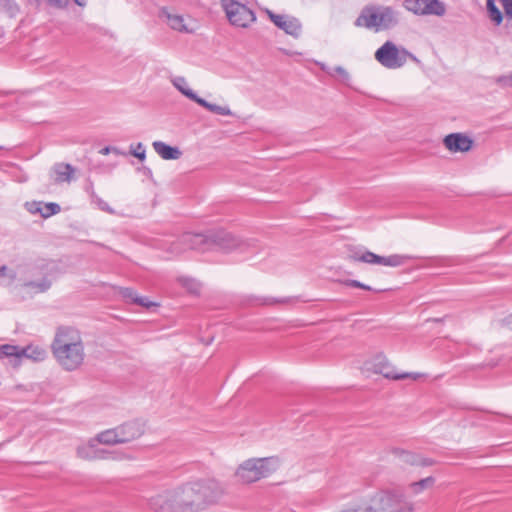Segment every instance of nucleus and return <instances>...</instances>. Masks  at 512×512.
<instances>
[{
    "mask_svg": "<svg viewBox=\"0 0 512 512\" xmlns=\"http://www.w3.org/2000/svg\"><path fill=\"white\" fill-rule=\"evenodd\" d=\"M74 2L80 7H84L86 5V0H74Z\"/></svg>",
    "mask_w": 512,
    "mask_h": 512,
    "instance_id": "nucleus-50",
    "label": "nucleus"
},
{
    "mask_svg": "<svg viewBox=\"0 0 512 512\" xmlns=\"http://www.w3.org/2000/svg\"><path fill=\"white\" fill-rule=\"evenodd\" d=\"M290 298H274V297H254L256 305L270 306L280 303H287Z\"/></svg>",
    "mask_w": 512,
    "mask_h": 512,
    "instance_id": "nucleus-30",
    "label": "nucleus"
},
{
    "mask_svg": "<svg viewBox=\"0 0 512 512\" xmlns=\"http://www.w3.org/2000/svg\"><path fill=\"white\" fill-rule=\"evenodd\" d=\"M91 203L95 204L101 211L107 212L109 214H115V210L98 195L91 199Z\"/></svg>",
    "mask_w": 512,
    "mask_h": 512,
    "instance_id": "nucleus-34",
    "label": "nucleus"
},
{
    "mask_svg": "<svg viewBox=\"0 0 512 512\" xmlns=\"http://www.w3.org/2000/svg\"><path fill=\"white\" fill-rule=\"evenodd\" d=\"M212 250H219L223 252H230L239 250L240 252L246 251L250 246H253L255 241H244L236 238L231 233L225 230H212Z\"/></svg>",
    "mask_w": 512,
    "mask_h": 512,
    "instance_id": "nucleus-11",
    "label": "nucleus"
},
{
    "mask_svg": "<svg viewBox=\"0 0 512 512\" xmlns=\"http://www.w3.org/2000/svg\"><path fill=\"white\" fill-rule=\"evenodd\" d=\"M52 353L58 364L66 371H74L84 361V345L80 332L70 326L57 328L51 344Z\"/></svg>",
    "mask_w": 512,
    "mask_h": 512,
    "instance_id": "nucleus-1",
    "label": "nucleus"
},
{
    "mask_svg": "<svg viewBox=\"0 0 512 512\" xmlns=\"http://www.w3.org/2000/svg\"><path fill=\"white\" fill-rule=\"evenodd\" d=\"M397 24L396 11L390 6L382 5L365 6L354 22L356 27H364L376 32L391 29Z\"/></svg>",
    "mask_w": 512,
    "mask_h": 512,
    "instance_id": "nucleus-2",
    "label": "nucleus"
},
{
    "mask_svg": "<svg viewBox=\"0 0 512 512\" xmlns=\"http://www.w3.org/2000/svg\"><path fill=\"white\" fill-rule=\"evenodd\" d=\"M361 289L363 290H367V291H376L375 289H373L371 286L369 285H366L363 283V287H361Z\"/></svg>",
    "mask_w": 512,
    "mask_h": 512,
    "instance_id": "nucleus-51",
    "label": "nucleus"
},
{
    "mask_svg": "<svg viewBox=\"0 0 512 512\" xmlns=\"http://www.w3.org/2000/svg\"><path fill=\"white\" fill-rule=\"evenodd\" d=\"M4 147L3 146H0V150L3 149Z\"/></svg>",
    "mask_w": 512,
    "mask_h": 512,
    "instance_id": "nucleus-54",
    "label": "nucleus"
},
{
    "mask_svg": "<svg viewBox=\"0 0 512 512\" xmlns=\"http://www.w3.org/2000/svg\"><path fill=\"white\" fill-rule=\"evenodd\" d=\"M179 281L182 284V286L185 287L190 292L197 293L199 291V285L195 280L186 277H181L179 278Z\"/></svg>",
    "mask_w": 512,
    "mask_h": 512,
    "instance_id": "nucleus-36",
    "label": "nucleus"
},
{
    "mask_svg": "<svg viewBox=\"0 0 512 512\" xmlns=\"http://www.w3.org/2000/svg\"><path fill=\"white\" fill-rule=\"evenodd\" d=\"M16 348L11 344L0 345V359L10 358V355L15 353Z\"/></svg>",
    "mask_w": 512,
    "mask_h": 512,
    "instance_id": "nucleus-37",
    "label": "nucleus"
},
{
    "mask_svg": "<svg viewBox=\"0 0 512 512\" xmlns=\"http://www.w3.org/2000/svg\"><path fill=\"white\" fill-rule=\"evenodd\" d=\"M436 462L431 458L422 457L419 455L417 466L428 467L434 465Z\"/></svg>",
    "mask_w": 512,
    "mask_h": 512,
    "instance_id": "nucleus-43",
    "label": "nucleus"
},
{
    "mask_svg": "<svg viewBox=\"0 0 512 512\" xmlns=\"http://www.w3.org/2000/svg\"><path fill=\"white\" fill-rule=\"evenodd\" d=\"M60 210H61V207L57 203H54V202H50V203H46V204L42 203L41 216L43 218H48L52 215L59 213Z\"/></svg>",
    "mask_w": 512,
    "mask_h": 512,
    "instance_id": "nucleus-32",
    "label": "nucleus"
},
{
    "mask_svg": "<svg viewBox=\"0 0 512 512\" xmlns=\"http://www.w3.org/2000/svg\"><path fill=\"white\" fill-rule=\"evenodd\" d=\"M12 347L16 348V350L15 353L10 355V357H14L16 359H21L24 357L35 362H41L44 361L47 357L46 350L38 345H28L24 348H21L17 345H12Z\"/></svg>",
    "mask_w": 512,
    "mask_h": 512,
    "instance_id": "nucleus-19",
    "label": "nucleus"
},
{
    "mask_svg": "<svg viewBox=\"0 0 512 512\" xmlns=\"http://www.w3.org/2000/svg\"><path fill=\"white\" fill-rule=\"evenodd\" d=\"M120 295L126 300L130 301L134 304L150 308L155 306L156 304L150 301L147 297H140L136 294V292L132 288L122 287L119 291Z\"/></svg>",
    "mask_w": 512,
    "mask_h": 512,
    "instance_id": "nucleus-22",
    "label": "nucleus"
},
{
    "mask_svg": "<svg viewBox=\"0 0 512 512\" xmlns=\"http://www.w3.org/2000/svg\"><path fill=\"white\" fill-rule=\"evenodd\" d=\"M375 59L385 68L398 69L405 65L410 58L417 61V58L405 48H398L392 41H386L375 52Z\"/></svg>",
    "mask_w": 512,
    "mask_h": 512,
    "instance_id": "nucleus-7",
    "label": "nucleus"
},
{
    "mask_svg": "<svg viewBox=\"0 0 512 512\" xmlns=\"http://www.w3.org/2000/svg\"><path fill=\"white\" fill-rule=\"evenodd\" d=\"M373 368L376 373L383 375L387 379L392 380H403L406 378H411L413 380H417L421 377L419 373H409V372H396L395 368L388 362L385 356L378 355L375 357L373 362Z\"/></svg>",
    "mask_w": 512,
    "mask_h": 512,
    "instance_id": "nucleus-14",
    "label": "nucleus"
},
{
    "mask_svg": "<svg viewBox=\"0 0 512 512\" xmlns=\"http://www.w3.org/2000/svg\"><path fill=\"white\" fill-rule=\"evenodd\" d=\"M414 504L400 492L381 490L365 502V512H413Z\"/></svg>",
    "mask_w": 512,
    "mask_h": 512,
    "instance_id": "nucleus-3",
    "label": "nucleus"
},
{
    "mask_svg": "<svg viewBox=\"0 0 512 512\" xmlns=\"http://www.w3.org/2000/svg\"><path fill=\"white\" fill-rule=\"evenodd\" d=\"M435 483V478L432 476L426 477L416 482H412L409 487L414 494L421 493L424 489L432 487Z\"/></svg>",
    "mask_w": 512,
    "mask_h": 512,
    "instance_id": "nucleus-28",
    "label": "nucleus"
},
{
    "mask_svg": "<svg viewBox=\"0 0 512 512\" xmlns=\"http://www.w3.org/2000/svg\"><path fill=\"white\" fill-rule=\"evenodd\" d=\"M182 494L178 487L166 490L149 499V507L154 512H189L182 504Z\"/></svg>",
    "mask_w": 512,
    "mask_h": 512,
    "instance_id": "nucleus-9",
    "label": "nucleus"
},
{
    "mask_svg": "<svg viewBox=\"0 0 512 512\" xmlns=\"http://www.w3.org/2000/svg\"><path fill=\"white\" fill-rule=\"evenodd\" d=\"M445 147L452 152H467L473 146V140L461 133H451L445 136Z\"/></svg>",
    "mask_w": 512,
    "mask_h": 512,
    "instance_id": "nucleus-18",
    "label": "nucleus"
},
{
    "mask_svg": "<svg viewBox=\"0 0 512 512\" xmlns=\"http://www.w3.org/2000/svg\"><path fill=\"white\" fill-rule=\"evenodd\" d=\"M321 70H323L324 72H326L328 75L334 77V73H333V69L327 67L325 64H322L321 65Z\"/></svg>",
    "mask_w": 512,
    "mask_h": 512,
    "instance_id": "nucleus-47",
    "label": "nucleus"
},
{
    "mask_svg": "<svg viewBox=\"0 0 512 512\" xmlns=\"http://www.w3.org/2000/svg\"><path fill=\"white\" fill-rule=\"evenodd\" d=\"M85 192L88 194L90 200L97 196L94 190V184L90 179L87 180V183L85 185Z\"/></svg>",
    "mask_w": 512,
    "mask_h": 512,
    "instance_id": "nucleus-42",
    "label": "nucleus"
},
{
    "mask_svg": "<svg viewBox=\"0 0 512 512\" xmlns=\"http://www.w3.org/2000/svg\"><path fill=\"white\" fill-rule=\"evenodd\" d=\"M121 444L140 438L145 432V425L140 420L127 421L116 427Z\"/></svg>",
    "mask_w": 512,
    "mask_h": 512,
    "instance_id": "nucleus-17",
    "label": "nucleus"
},
{
    "mask_svg": "<svg viewBox=\"0 0 512 512\" xmlns=\"http://www.w3.org/2000/svg\"><path fill=\"white\" fill-rule=\"evenodd\" d=\"M27 210L32 213V214H35V213H40L41 214V210H42V202H36V201H33V202H27L25 204Z\"/></svg>",
    "mask_w": 512,
    "mask_h": 512,
    "instance_id": "nucleus-38",
    "label": "nucleus"
},
{
    "mask_svg": "<svg viewBox=\"0 0 512 512\" xmlns=\"http://www.w3.org/2000/svg\"><path fill=\"white\" fill-rule=\"evenodd\" d=\"M425 15L443 16L446 13L445 4L440 0H427Z\"/></svg>",
    "mask_w": 512,
    "mask_h": 512,
    "instance_id": "nucleus-26",
    "label": "nucleus"
},
{
    "mask_svg": "<svg viewBox=\"0 0 512 512\" xmlns=\"http://www.w3.org/2000/svg\"><path fill=\"white\" fill-rule=\"evenodd\" d=\"M0 276H7L9 278L8 285L16 279V273L13 270L8 269L6 266L0 267Z\"/></svg>",
    "mask_w": 512,
    "mask_h": 512,
    "instance_id": "nucleus-39",
    "label": "nucleus"
},
{
    "mask_svg": "<svg viewBox=\"0 0 512 512\" xmlns=\"http://www.w3.org/2000/svg\"><path fill=\"white\" fill-rule=\"evenodd\" d=\"M278 467L277 457L252 458L238 467L236 475L243 483L249 484L270 476Z\"/></svg>",
    "mask_w": 512,
    "mask_h": 512,
    "instance_id": "nucleus-4",
    "label": "nucleus"
},
{
    "mask_svg": "<svg viewBox=\"0 0 512 512\" xmlns=\"http://www.w3.org/2000/svg\"><path fill=\"white\" fill-rule=\"evenodd\" d=\"M496 83L503 85V86H506V85L512 86V74L510 76L502 75V76L497 77Z\"/></svg>",
    "mask_w": 512,
    "mask_h": 512,
    "instance_id": "nucleus-44",
    "label": "nucleus"
},
{
    "mask_svg": "<svg viewBox=\"0 0 512 512\" xmlns=\"http://www.w3.org/2000/svg\"><path fill=\"white\" fill-rule=\"evenodd\" d=\"M179 490H181V494H182V504L183 506L189 511V512H198L197 508H196V505H195V502H194V498L192 496V491L190 490V486L187 483L181 485V486H178Z\"/></svg>",
    "mask_w": 512,
    "mask_h": 512,
    "instance_id": "nucleus-25",
    "label": "nucleus"
},
{
    "mask_svg": "<svg viewBox=\"0 0 512 512\" xmlns=\"http://www.w3.org/2000/svg\"><path fill=\"white\" fill-rule=\"evenodd\" d=\"M487 11L490 19L496 24H501L503 15L499 8L495 5V0H487Z\"/></svg>",
    "mask_w": 512,
    "mask_h": 512,
    "instance_id": "nucleus-29",
    "label": "nucleus"
},
{
    "mask_svg": "<svg viewBox=\"0 0 512 512\" xmlns=\"http://www.w3.org/2000/svg\"><path fill=\"white\" fill-rule=\"evenodd\" d=\"M188 484L198 512L216 503L223 495L222 486L214 479H199Z\"/></svg>",
    "mask_w": 512,
    "mask_h": 512,
    "instance_id": "nucleus-5",
    "label": "nucleus"
},
{
    "mask_svg": "<svg viewBox=\"0 0 512 512\" xmlns=\"http://www.w3.org/2000/svg\"><path fill=\"white\" fill-rule=\"evenodd\" d=\"M13 0H0V7L10 10L12 8Z\"/></svg>",
    "mask_w": 512,
    "mask_h": 512,
    "instance_id": "nucleus-46",
    "label": "nucleus"
},
{
    "mask_svg": "<svg viewBox=\"0 0 512 512\" xmlns=\"http://www.w3.org/2000/svg\"><path fill=\"white\" fill-rule=\"evenodd\" d=\"M52 174L54 175V182L56 184L70 183L74 180L76 169L68 163L58 162L52 167Z\"/></svg>",
    "mask_w": 512,
    "mask_h": 512,
    "instance_id": "nucleus-20",
    "label": "nucleus"
},
{
    "mask_svg": "<svg viewBox=\"0 0 512 512\" xmlns=\"http://www.w3.org/2000/svg\"><path fill=\"white\" fill-rule=\"evenodd\" d=\"M268 16L275 26L283 30L286 34L294 38L300 36L302 25L297 18L289 15L275 14L271 11H268Z\"/></svg>",
    "mask_w": 512,
    "mask_h": 512,
    "instance_id": "nucleus-16",
    "label": "nucleus"
},
{
    "mask_svg": "<svg viewBox=\"0 0 512 512\" xmlns=\"http://www.w3.org/2000/svg\"><path fill=\"white\" fill-rule=\"evenodd\" d=\"M130 154L138 158L140 161H144L146 158L145 146L141 142L136 145H130Z\"/></svg>",
    "mask_w": 512,
    "mask_h": 512,
    "instance_id": "nucleus-33",
    "label": "nucleus"
},
{
    "mask_svg": "<svg viewBox=\"0 0 512 512\" xmlns=\"http://www.w3.org/2000/svg\"><path fill=\"white\" fill-rule=\"evenodd\" d=\"M211 241L212 230L206 233L186 232L170 244L169 251L172 254H180L188 249L205 252L212 250Z\"/></svg>",
    "mask_w": 512,
    "mask_h": 512,
    "instance_id": "nucleus-8",
    "label": "nucleus"
},
{
    "mask_svg": "<svg viewBox=\"0 0 512 512\" xmlns=\"http://www.w3.org/2000/svg\"><path fill=\"white\" fill-rule=\"evenodd\" d=\"M111 153H114L116 155H126L125 152L121 151L119 148L111 146Z\"/></svg>",
    "mask_w": 512,
    "mask_h": 512,
    "instance_id": "nucleus-48",
    "label": "nucleus"
},
{
    "mask_svg": "<svg viewBox=\"0 0 512 512\" xmlns=\"http://www.w3.org/2000/svg\"><path fill=\"white\" fill-rule=\"evenodd\" d=\"M152 146L155 152L164 160H177L182 156L178 147H173L162 141H154Z\"/></svg>",
    "mask_w": 512,
    "mask_h": 512,
    "instance_id": "nucleus-21",
    "label": "nucleus"
},
{
    "mask_svg": "<svg viewBox=\"0 0 512 512\" xmlns=\"http://www.w3.org/2000/svg\"><path fill=\"white\" fill-rule=\"evenodd\" d=\"M94 440L104 445L121 444L116 427L98 433Z\"/></svg>",
    "mask_w": 512,
    "mask_h": 512,
    "instance_id": "nucleus-24",
    "label": "nucleus"
},
{
    "mask_svg": "<svg viewBox=\"0 0 512 512\" xmlns=\"http://www.w3.org/2000/svg\"><path fill=\"white\" fill-rule=\"evenodd\" d=\"M56 269L57 266L53 261L40 260L31 267L30 273L33 277L41 276V278L24 281L22 286L34 293H44L51 288L52 282L55 279Z\"/></svg>",
    "mask_w": 512,
    "mask_h": 512,
    "instance_id": "nucleus-6",
    "label": "nucleus"
},
{
    "mask_svg": "<svg viewBox=\"0 0 512 512\" xmlns=\"http://www.w3.org/2000/svg\"><path fill=\"white\" fill-rule=\"evenodd\" d=\"M151 173V170L149 168H145V174Z\"/></svg>",
    "mask_w": 512,
    "mask_h": 512,
    "instance_id": "nucleus-53",
    "label": "nucleus"
},
{
    "mask_svg": "<svg viewBox=\"0 0 512 512\" xmlns=\"http://www.w3.org/2000/svg\"><path fill=\"white\" fill-rule=\"evenodd\" d=\"M48 5L54 8L63 9L68 5L69 0H45Z\"/></svg>",
    "mask_w": 512,
    "mask_h": 512,
    "instance_id": "nucleus-40",
    "label": "nucleus"
},
{
    "mask_svg": "<svg viewBox=\"0 0 512 512\" xmlns=\"http://www.w3.org/2000/svg\"><path fill=\"white\" fill-rule=\"evenodd\" d=\"M426 3L427 0H404V7L416 15H425Z\"/></svg>",
    "mask_w": 512,
    "mask_h": 512,
    "instance_id": "nucleus-27",
    "label": "nucleus"
},
{
    "mask_svg": "<svg viewBox=\"0 0 512 512\" xmlns=\"http://www.w3.org/2000/svg\"><path fill=\"white\" fill-rule=\"evenodd\" d=\"M77 456L81 459L90 461L105 459L120 460L123 458L122 454L120 453L99 448L95 444V440H91L89 443L79 446L77 448Z\"/></svg>",
    "mask_w": 512,
    "mask_h": 512,
    "instance_id": "nucleus-13",
    "label": "nucleus"
},
{
    "mask_svg": "<svg viewBox=\"0 0 512 512\" xmlns=\"http://www.w3.org/2000/svg\"><path fill=\"white\" fill-rule=\"evenodd\" d=\"M173 85L188 99L194 101L201 107L207 109L208 111L222 116H233V112L230 110L228 106H219L217 104L210 103L205 99L199 97L191 88L188 87L187 81L184 77H176L173 80Z\"/></svg>",
    "mask_w": 512,
    "mask_h": 512,
    "instance_id": "nucleus-12",
    "label": "nucleus"
},
{
    "mask_svg": "<svg viewBox=\"0 0 512 512\" xmlns=\"http://www.w3.org/2000/svg\"><path fill=\"white\" fill-rule=\"evenodd\" d=\"M395 453L399 456L400 460L405 463H408L410 465L418 464V454L404 450H395Z\"/></svg>",
    "mask_w": 512,
    "mask_h": 512,
    "instance_id": "nucleus-31",
    "label": "nucleus"
},
{
    "mask_svg": "<svg viewBox=\"0 0 512 512\" xmlns=\"http://www.w3.org/2000/svg\"><path fill=\"white\" fill-rule=\"evenodd\" d=\"M504 12L510 20H512V0H501Z\"/></svg>",
    "mask_w": 512,
    "mask_h": 512,
    "instance_id": "nucleus-41",
    "label": "nucleus"
},
{
    "mask_svg": "<svg viewBox=\"0 0 512 512\" xmlns=\"http://www.w3.org/2000/svg\"><path fill=\"white\" fill-rule=\"evenodd\" d=\"M334 76L339 77V81L345 85L349 84L350 81V74L347 72V70L342 66H336L333 68Z\"/></svg>",
    "mask_w": 512,
    "mask_h": 512,
    "instance_id": "nucleus-35",
    "label": "nucleus"
},
{
    "mask_svg": "<svg viewBox=\"0 0 512 512\" xmlns=\"http://www.w3.org/2000/svg\"><path fill=\"white\" fill-rule=\"evenodd\" d=\"M161 15L166 18L168 25L172 29L180 31V32L188 31V29L184 23L183 16L178 15V14H172L167 9H163L161 11Z\"/></svg>",
    "mask_w": 512,
    "mask_h": 512,
    "instance_id": "nucleus-23",
    "label": "nucleus"
},
{
    "mask_svg": "<svg viewBox=\"0 0 512 512\" xmlns=\"http://www.w3.org/2000/svg\"><path fill=\"white\" fill-rule=\"evenodd\" d=\"M221 5L229 22L234 26L247 28L256 20L254 11L236 0H222Z\"/></svg>",
    "mask_w": 512,
    "mask_h": 512,
    "instance_id": "nucleus-10",
    "label": "nucleus"
},
{
    "mask_svg": "<svg viewBox=\"0 0 512 512\" xmlns=\"http://www.w3.org/2000/svg\"><path fill=\"white\" fill-rule=\"evenodd\" d=\"M353 261L364 262L368 264H378L390 267H398L404 264L406 257L401 255H390V256H380L371 251H365L361 255L353 254L350 256Z\"/></svg>",
    "mask_w": 512,
    "mask_h": 512,
    "instance_id": "nucleus-15",
    "label": "nucleus"
},
{
    "mask_svg": "<svg viewBox=\"0 0 512 512\" xmlns=\"http://www.w3.org/2000/svg\"><path fill=\"white\" fill-rule=\"evenodd\" d=\"M151 173V170L149 168H145V174Z\"/></svg>",
    "mask_w": 512,
    "mask_h": 512,
    "instance_id": "nucleus-52",
    "label": "nucleus"
},
{
    "mask_svg": "<svg viewBox=\"0 0 512 512\" xmlns=\"http://www.w3.org/2000/svg\"><path fill=\"white\" fill-rule=\"evenodd\" d=\"M100 154L102 155H108L109 153H111V146H105L103 147L100 151H99Z\"/></svg>",
    "mask_w": 512,
    "mask_h": 512,
    "instance_id": "nucleus-49",
    "label": "nucleus"
},
{
    "mask_svg": "<svg viewBox=\"0 0 512 512\" xmlns=\"http://www.w3.org/2000/svg\"><path fill=\"white\" fill-rule=\"evenodd\" d=\"M341 283L345 286H348V287H353V288H360L363 287V283L358 281V280H353V279H346V280H343L341 281Z\"/></svg>",
    "mask_w": 512,
    "mask_h": 512,
    "instance_id": "nucleus-45",
    "label": "nucleus"
}]
</instances>
